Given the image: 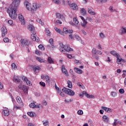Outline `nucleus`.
Here are the masks:
<instances>
[{
	"label": "nucleus",
	"instance_id": "nucleus-1",
	"mask_svg": "<svg viewBox=\"0 0 126 126\" xmlns=\"http://www.w3.org/2000/svg\"><path fill=\"white\" fill-rule=\"evenodd\" d=\"M12 3L9 6L8 8L7 9V12L8 13L10 18L12 19H16L17 17V14L16 11H17V7L20 3L21 0H12Z\"/></svg>",
	"mask_w": 126,
	"mask_h": 126
},
{
	"label": "nucleus",
	"instance_id": "nucleus-2",
	"mask_svg": "<svg viewBox=\"0 0 126 126\" xmlns=\"http://www.w3.org/2000/svg\"><path fill=\"white\" fill-rule=\"evenodd\" d=\"M24 5L26 7L28 10H30V11H36V10L41 7V5H40V4H37L36 3H33L32 7H31L30 6L31 4L28 1H25Z\"/></svg>",
	"mask_w": 126,
	"mask_h": 126
},
{
	"label": "nucleus",
	"instance_id": "nucleus-3",
	"mask_svg": "<svg viewBox=\"0 0 126 126\" xmlns=\"http://www.w3.org/2000/svg\"><path fill=\"white\" fill-rule=\"evenodd\" d=\"M28 30L31 31V33H32V41H36V37L35 36V35L36 34V32L35 31V27L33 26L32 25H30L28 26Z\"/></svg>",
	"mask_w": 126,
	"mask_h": 126
},
{
	"label": "nucleus",
	"instance_id": "nucleus-4",
	"mask_svg": "<svg viewBox=\"0 0 126 126\" xmlns=\"http://www.w3.org/2000/svg\"><path fill=\"white\" fill-rule=\"evenodd\" d=\"M61 52H63L64 51H66V52H71L73 51L72 48H70L69 46L67 45H63V44L61 45V48H60Z\"/></svg>",
	"mask_w": 126,
	"mask_h": 126
},
{
	"label": "nucleus",
	"instance_id": "nucleus-5",
	"mask_svg": "<svg viewBox=\"0 0 126 126\" xmlns=\"http://www.w3.org/2000/svg\"><path fill=\"white\" fill-rule=\"evenodd\" d=\"M18 89H20V90H23L25 94H28V90L29 89V88L28 86H26L25 85L22 86V85L21 84L18 87Z\"/></svg>",
	"mask_w": 126,
	"mask_h": 126
},
{
	"label": "nucleus",
	"instance_id": "nucleus-6",
	"mask_svg": "<svg viewBox=\"0 0 126 126\" xmlns=\"http://www.w3.org/2000/svg\"><path fill=\"white\" fill-rule=\"evenodd\" d=\"M63 92H65L66 94H68V95H70V96H73L75 93L73 91L69 89L64 88L62 89Z\"/></svg>",
	"mask_w": 126,
	"mask_h": 126
},
{
	"label": "nucleus",
	"instance_id": "nucleus-7",
	"mask_svg": "<svg viewBox=\"0 0 126 126\" xmlns=\"http://www.w3.org/2000/svg\"><path fill=\"white\" fill-rule=\"evenodd\" d=\"M30 44L29 41L26 39H21V46L22 47H26V46H29Z\"/></svg>",
	"mask_w": 126,
	"mask_h": 126
},
{
	"label": "nucleus",
	"instance_id": "nucleus-8",
	"mask_svg": "<svg viewBox=\"0 0 126 126\" xmlns=\"http://www.w3.org/2000/svg\"><path fill=\"white\" fill-rule=\"evenodd\" d=\"M2 115L4 117H8V116H9V110L7 109H5L2 111Z\"/></svg>",
	"mask_w": 126,
	"mask_h": 126
},
{
	"label": "nucleus",
	"instance_id": "nucleus-9",
	"mask_svg": "<svg viewBox=\"0 0 126 126\" xmlns=\"http://www.w3.org/2000/svg\"><path fill=\"white\" fill-rule=\"evenodd\" d=\"M18 17L20 21L22 22V24L23 25H25L26 23H25V20H24V17H23L22 15L19 14Z\"/></svg>",
	"mask_w": 126,
	"mask_h": 126
},
{
	"label": "nucleus",
	"instance_id": "nucleus-10",
	"mask_svg": "<svg viewBox=\"0 0 126 126\" xmlns=\"http://www.w3.org/2000/svg\"><path fill=\"white\" fill-rule=\"evenodd\" d=\"M16 100L17 103L21 106V107H23V102H22V100L21 99V97L20 96H17L16 97Z\"/></svg>",
	"mask_w": 126,
	"mask_h": 126
},
{
	"label": "nucleus",
	"instance_id": "nucleus-11",
	"mask_svg": "<svg viewBox=\"0 0 126 126\" xmlns=\"http://www.w3.org/2000/svg\"><path fill=\"white\" fill-rule=\"evenodd\" d=\"M22 79L25 81V82H26L27 84L29 85V86H30V85H32V83H31L30 81L28 80V79L26 77L23 76L22 77Z\"/></svg>",
	"mask_w": 126,
	"mask_h": 126
},
{
	"label": "nucleus",
	"instance_id": "nucleus-12",
	"mask_svg": "<svg viewBox=\"0 0 126 126\" xmlns=\"http://www.w3.org/2000/svg\"><path fill=\"white\" fill-rule=\"evenodd\" d=\"M70 7L72 9H73V10H77L78 9V6L75 3H73L70 5Z\"/></svg>",
	"mask_w": 126,
	"mask_h": 126
},
{
	"label": "nucleus",
	"instance_id": "nucleus-13",
	"mask_svg": "<svg viewBox=\"0 0 126 126\" xmlns=\"http://www.w3.org/2000/svg\"><path fill=\"white\" fill-rule=\"evenodd\" d=\"M1 32L2 37H4V36H5L7 33V30H6V28L5 27H2L1 28Z\"/></svg>",
	"mask_w": 126,
	"mask_h": 126
},
{
	"label": "nucleus",
	"instance_id": "nucleus-14",
	"mask_svg": "<svg viewBox=\"0 0 126 126\" xmlns=\"http://www.w3.org/2000/svg\"><path fill=\"white\" fill-rule=\"evenodd\" d=\"M101 109H102V110H104V111H105V112H106L107 113H112V112H113V109L110 108L102 106L101 107Z\"/></svg>",
	"mask_w": 126,
	"mask_h": 126
},
{
	"label": "nucleus",
	"instance_id": "nucleus-15",
	"mask_svg": "<svg viewBox=\"0 0 126 126\" xmlns=\"http://www.w3.org/2000/svg\"><path fill=\"white\" fill-rule=\"evenodd\" d=\"M61 69L63 73H64L65 75L66 76H68V73L67 72V71H66L64 65H62Z\"/></svg>",
	"mask_w": 126,
	"mask_h": 126
},
{
	"label": "nucleus",
	"instance_id": "nucleus-16",
	"mask_svg": "<svg viewBox=\"0 0 126 126\" xmlns=\"http://www.w3.org/2000/svg\"><path fill=\"white\" fill-rule=\"evenodd\" d=\"M32 68L35 74L36 73H38V72H39V70L41 69V68L38 66L33 67Z\"/></svg>",
	"mask_w": 126,
	"mask_h": 126
},
{
	"label": "nucleus",
	"instance_id": "nucleus-17",
	"mask_svg": "<svg viewBox=\"0 0 126 126\" xmlns=\"http://www.w3.org/2000/svg\"><path fill=\"white\" fill-rule=\"evenodd\" d=\"M110 54L115 58H118V57H120V54H119V53H117L115 50L111 51L110 52Z\"/></svg>",
	"mask_w": 126,
	"mask_h": 126
},
{
	"label": "nucleus",
	"instance_id": "nucleus-18",
	"mask_svg": "<svg viewBox=\"0 0 126 126\" xmlns=\"http://www.w3.org/2000/svg\"><path fill=\"white\" fill-rule=\"evenodd\" d=\"M74 70L75 72H76V73H78V74H82V73H83V71H82V70L78 68L75 67L74 68Z\"/></svg>",
	"mask_w": 126,
	"mask_h": 126
},
{
	"label": "nucleus",
	"instance_id": "nucleus-19",
	"mask_svg": "<svg viewBox=\"0 0 126 126\" xmlns=\"http://www.w3.org/2000/svg\"><path fill=\"white\" fill-rule=\"evenodd\" d=\"M56 17L57 18H58V19H62V20H63V19H64L63 16L60 13H56Z\"/></svg>",
	"mask_w": 126,
	"mask_h": 126
},
{
	"label": "nucleus",
	"instance_id": "nucleus-20",
	"mask_svg": "<svg viewBox=\"0 0 126 126\" xmlns=\"http://www.w3.org/2000/svg\"><path fill=\"white\" fill-rule=\"evenodd\" d=\"M109 120H110V119L109 118V117H108V116H107L106 115L103 116L102 121L103 122H105V123H109Z\"/></svg>",
	"mask_w": 126,
	"mask_h": 126
},
{
	"label": "nucleus",
	"instance_id": "nucleus-21",
	"mask_svg": "<svg viewBox=\"0 0 126 126\" xmlns=\"http://www.w3.org/2000/svg\"><path fill=\"white\" fill-rule=\"evenodd\" d=\"M13 81L16 83H19V82H20V79H19V77L15 76L13 78Z\"/></svg>",
	"mask_w": 126,
	"mask_h": 126
},
{
	"label": "nucleus",
	"instance_id": "nucleus-22",
	"mask_svg": "<svg viewBox=\"0 0 126 126\" xmlns=\"http://www.w3.org/2000/svg\"><path fill=\"white\" fill-rule=\"evenodd\" d=\"M88 11L91 15H95L96 14V13L92 10V9H90L89 8H88Z\"/></svg>",
	"mask_w": 126,
	"mask_h": 126
},
{
	"label": "nucleus",
	"instance_id": "nucleus-23",
	"mask_svg": "<svg viewBox=\"0 0 126 126\" xmlns=\"http://www.w3.org/2000/svg\"><path fill=\"white\" fill-rule=\"evenodd\" d=\"M121 34L123 35V34H126V27H122L121 29Z\"/></svg>",
	"mask_w": 126,
	"mask_h": 126
},
{
	"label": "nucleus",
	"instance_id": "nucleus-24",
	"mask_svg": "<svg viewBox=\"0 0 126 126\" xmlns=\"http://www.w3.org/2000/svg\"><path fill=\"white\" fill-rule=\"evenodd\" d=\"M117 124H119V125H122V122L120 121H118V119H115L113 126H117Z\"/></svg>",
	"mask_w": 126,
	"mask_h": 126
},
{
	"label": "nucleus",
	"instance_id": "nucleus-25",
	"mask_svg": "<svg viewBox=\"0 0 126 126\" xmlns=\"http://www.w3.org/2000/svg\"><path fill=\"white\" fill-rule=\"evenodd\" d=\"M47 62L49 63H55L54 60H53L51 57H49L47 59Z\"/></svg>",
	"mask_w": 126,
	"mask_h": 126
},
{
	"label": "nucleus",
	"instance_id": "nucleus-26",
	"mask_svg": "<svg viewBox=\"0 0 126 126\" xmlns=\"http://www.w3.org/2000/svg\"><path fill=\"white\" fill-rule=\"evenodd\" d=\"M80 12L82 15H83L84 16H85V15L87 14L86 10L84 8H82L80 10Z\"/></svg>",
	"mask_w": 126,
	"mask_h": 126
},
{
	"label": "nucleus",
	"instance_id": "nucleus-27",
	"mask_svg": "<svg viewBox=\"0 0 126 126\" xmlns=\"http://www.w3.org/2000/svg\"><path fill=\"white\" fill-rule=\"evenodd\" d=\"M83 96H88V94L86 92V91H83L82 93L80 94V97H83Z\"/></svg>",
	"mask_w": 126,
	"mask_h": 126
},
{
	"label": "nucleus",
	"instance_id": "nucleus-28",
	"mask_svg": "<svg viewBox=\"0 0 126 126\" xmlns=\"http://www.w3.org/2000/svg\"><path fill=\"white\" fill-rule=\"evenodd\" d=\"M81 25L82 26V27H86V25H87V22L86 20L82 21V22H81Z\"/></svg>",
	"mask_w": 126,
	"mask_h": 126
},
{
	"label": "nucleus",
	"instance_id": "nucleus-29",
	"mask_svg": "<svg viewBox=\"0 0 126 126\" xmlns=\"http://www.w3.org/2000/svg\"><path fill=\"white\" fill-rule=\"evenodd\" d=\"M117 59V63L118 64H121L122 63V58H120V56H118V57H116Z\"/></svg>",
	"mask_w": 126,
	"mask_h": 126
},
{
	"label": "nucleus",
	"instance_id": "nucleus-30",
	"mask_svg": "<svg viewBox=\"0 0 126 126\" xmlns=\"http://www.w3.org/2000/svg\"><path fill=\"white\" fill-rule=\"evenodd\" d=\"M28 115L30 116V117H35V116H36V113H35L34 112H28Z\"/></svg>",
	"mask_w": 126,
	"mask_h": 126
},
{
	"label": "nucleus",
	"instance_id": "nucleus-31",
	"mask_svg": "<svg viewBox=\"0 0 126 126\" xmlns=\"http://www.w3.org/2000/svg\"><path fill=\"white\" fill-rule=\"evenodd\" d=\"M36 22H38L39 24H41V25H44V22L40 18L36 19Z\"/></svg>",
	"mask_w": 126,
	"mask_h": 126
},
{
	"label": "nucleus",
	"instance_id": "nucleus-32",
	"mask_svg": "<svg viewBox=\"0 0 126 126\" xmlns=\"http://www.w3.org/2000/svg\"><path fill=\"white\" fill-rule=\"evenodd\" d=\"M42 123H43V126H49V121H48V120L43 121Z\"/></svg>",
	"mask_w": 126,
	"mask_h": 126
},
{
	"label": "nucleus",
	"instance_id": "nucleus-33",
	"mask_svg": "<svg viewBox=\"0 0 126 126\" xmlns=\"http://www.w3.org/2000/svg\"><path fill=\"white\" fill-rule=\"evenodd\" d=\"M12 69L14 70H15L16 69H17V66L15 64V63H13L11 64Z\"/></svg>",
	"mask_w": 126,
	"mask_h": 126
},
{
	"label": "nucleus",
	"instance_id": "nucleus-34",
	"mask_svg": "<svg viewBox=\"0 0 126 126\" xmlns=\"http://www.w3.org/2000/svg\"><path fill=\"white\" fill-rule=\"evenodd\" d=\"M67 84H68V87L69 88H72V83H71V81L70 80H68L67 81Z\"/></svg>",
	"mask_w": 126,
	"mask_h": 126
},
{
	"label": "nucleus",
	"instance_id": "nucleus-35",
	"mask_svg": "<svg viewBox=\"0 0 126 126\" xmlns=\"http://www.w3.org/2000/svg\"><path fill=\"white\" fill-rule=\"evenodd\" d=\"M44 77L45 78L46 82H48V83H50V77H49V76L46 75L44 76Z\"/></svg>",
	"mask_w": 126,
	"mask_h": 126
},
{
	"label": "nucleus",
	"instance_id": "nucleus-36",
	"mask_svg": "<svg viewBox=\"0 0 126 126\" xmlns=\"http://www.w3.org/2000/svg\"><path fill=\"white\" fill-rule=\"evenodd\" d=\"M73 22H74V23H75V24L77 26V25H78V23H79V22H78V20H77V19L76 18V17H74L73 18Z\"/></svg>",
	"mask_w": 126,
	"mask_h": 126
},
{
	"label": "nucleus",
	"instance_id": "nucleus-37",
	"mask_svg": "<svg viewBox=\"0 0 126 126\" xmlns=\"http://www.w3.org/2000/svg\"><path fill=\"white\" fill-rule=\"evenodd\" d=\"M38 49H39V50H41V51H44L45 50V47H44L43 45L40 44L38 46Z\"/></svg>",
	"mask_w": 126,
	"mask_h": 126
},
{
	"label": "nucleus",
	"instance_id": "nucleus-38",
	"mask_svg": "<svg viewBox=\"0 0 126 126\" xmlns=\"http://www.w3.org/2000/svg\"><path fill=\"white\" fill-rule=\"evenodd\" d=\"M87 97L90 98V99H94V98H95V96L93 94L90 95L89 94H88V95H87Z\"/></svg>",
	"mask_w": 126,
	"mask_h": 126
},
{
	"label": "nucleus",
	"instance_id": "nucleus-39",
	"mask_svg": "<svg viewBox=\"0 0 126 126\" xmlns=\"http://www.w3.org/2000/svg\"><path fill=\"white\" fill-rule=\"evenodd\" d=\"M111 95L112 96V97H113V98H115V96H117V93L115 92H111Z\"/></svg>",
	"mask_w": 126,
	"mask_h": 126
},
{
	"label": "nucleus",
	"instance_id": "nucleus-40",
	"mask_svg": "<svg viewBox=\"0 0 126 126\" xmlns=\"http://www.w3.org/2000/svg\"><path fill=\"white\" fill-rule=\"evenodd\" d=\"M45 33L46 35H47V36H51V32H50V31H49V30L46 29Z\"/></svg>",
	"mask_w": 126,
	"mask_h": 126
},
{
	"label": "nucleus",
	"instance_id": "nucleus-41",
	"mask_svg": "<svg viewBox=\"0 0 126 126\" xmlns=\"http://www.w3.org/2000/svg\"><path fill=\"white\" fill-rule=\"evenodd\" d=\"M36 60L39 62V63H44V60L40 57H36Z\"/></svg>",
	"mask_w": 126,
	"mask_h": 126
},
{
	"label": "nucleus",
	"instance_id": "nucleus-42",
	"mask_svg": "<svg viewBox=\"0 0 126 126\" xmlns=\"http://www.w3.org/2000/svg\"><path fill=\"white\" fill-rule=\"evenodd\" d=\"M53 2L54 3H56V4H60L61 3V1H60V0H52Z\"/></svg>",
	"mask_w": 126,
	"mask_h": 126
},
{
	"label": "nucleus",
	"instance_id": "nucleus-43",
	"mask_svg": "<svg viewBox=\"0 0 126 126\" xmlns=\"http://www.w3.org/2000/svg\"><path fill=\"white\" fill-rule=\"evenodd\" d=\"M63 31L65 34H67L68 33V29L66 28H64L63 29Z\"/></svg>",
	"mask_w": 126,
	"mask_h": 126
},
{
	"label": "nucleus",
	"instance_id": "nucleus-44",
	"mask_svg": "<svg viewBox=\"0 0 126 126\" xmlns=\"http://www.w3.org/2000/svg\"><path fill=\"white\" fill-rule=\"evenodd\" d=\"M92 54H94V55H96L97 54V51H96V48H94L92 49Z\"/></svg>",
	"mask_w": 126,
	"mask_h": 126
},
{
	"label": "nucleus",
	"instance_id": "nucleus-45",
	"mask_svg": "<svg viewBox=\"0 0 126 126\" xmlns=\"http://www.w3.org/2000/svg\"><path fill=\"white\" fill-rule=\"evenodd\" d=\"M30 108H35V103L33 102L30 104Z\"/></svg>",
	"mask_w": 126,
	"mask_h": 126
},
{
	"label": "nucleus",
	"instance_id": "nucleus-46",
	"mask_svg": "<svg viewBox=\"0 0 126 126\" xmlns=\"http://www.w3.org/2000/svg\"><path fill=\"white\" fill-rule=\"evenodd\" d=\"M97 2H107V0H95Z\"/></svg>",
	"mask_w": 126,
	"mask_h": 126
},
{
	"label": "nucleus",
	"instance_id": "nucleus-47",
	"mask_svg": "<svg viewBox=\"0 0 126 126\" xmlns=\"http://www.w3.org/2000/svg\"><path fill=\"white\" fill-rule=\"evenodd\" d=\"M99 36L102 39H104V38H105V34H103L102 32H100L99 33Z\"/></svg>",
	"mask_w": 126,
	"mask_h": 126
},
{
	"label": "nucleus",
	"instance_id": "nucleus-48",
	"mask_svg": "<svg viewBox=\"0 0 126 126\" xmlns=\"http://www.w3.org/2000/svg\"><path fill=\"white\" fill-rule=\"evenodd\" d=\"M119 93H120V94H124V93H125V90H124V89H120Z\"/></svg>",
	"mask_w": 126,
	"mask_h": 126
},
{
	"label": "nucleus",
	"instance_id": "nucleus-49",
	"mask_svg": "<svg viewBox=\"0 0 126 126\" xmlns=\"http://www.w3.org/2000/svg\"><path fill=\"white\" fill-rule=\"evenodd\" d=\"M77 113L78 115L81 116V115H83V111L82 110H78Z\"/></svg>",
	"mask_w": 126,
	"mask_h": 126
},
{
	"label": "nucleus",
	"instance_id": "nucleus-50",
	"mask_svg": "<svg viewBox=\"0 0 126 126\" xmlns=\"http://www.w3.org/2000/svg\"><path fill=\"white\" fill-rule=\"evenodd\" d=\"M64 102L65 103H69L70 102H72V99H65Z\"/></svg>",
	"mask_w": 126,
	"mask_h": 126
},
{
	"label": "nucleus",
	"instance_id": "nucleus-51",
	"mask_svg": "<svg viewBox=\"0 0 126 126\" xmlns=\"http://www.w3.org/2000/svg\"><path fill=\"white\" fill-rule=\"evenodd\" d=\"M39 84L41 86H43V87H45V86H46V84L43 82H39Z\"/></svg>",
	"mask_w": 126,
	"mask_h": 126
},
{
	"label": "nucleus",
	"instance_id": "nucleus-52",
	"mask_svg": "<svg viewBox=\"0 0 126 126\" xmlns=\"http://www.w3.org/2000/svg\"><path fill=\"white\" fill-rule=\"evenodd\" d=\"M69 24H70V25H72V26H74V27H77V26L72 22H69Z\"/></svg>",
	"mask_w": 126,
	"mask_h": 126
},
{
	"label": "nucleus",
	"instance_id": "nucleus-53",
	"mask_svg": "<svg viewBox=\"0 0 126 126\" xmlns=\"http://www.w3.org/2000/svg\"><path fill=\"white\" fill-rule=\"evenodd\" d=\"M4 42L5 43H8V42H9V39H8V38H4Z\"/></svg>",
	"mask_w": 126,
	"mask_h": 126
},
{
	"label": "nucleus",
	"instance_id": "nucleus-54",
	"mask_svg": "<svg viewBox=\"0 0 126 126\" xmlns=\"http://www.w3.org/2000/svg\"><path fill=\"white\" fill-rule=\"evenodd\" d=\"M76 40H77V41H80V40H81V38H80V37H79V35H75Z\"/></svg>",
	"mask_w": 126,
	"mask_h": 126
},
{
	"label": "nucleus",
	"instance_id": "nucleus-55",
	"mask_svg": "<svg viewBox=\"0 0 126 126\" xmlns=\"http://www.w3.org/2000/svg\"><path fill=\"white\" fill-rule=\"evenodd\" d=\"M49 42L51 45H53V44H54V39H53V38H51L49 39Z\"/></svg>",
	"mask_w": 126,
	"mask_h": 126
},
{
	"label": "nucleus",
	"instance_id": "nucleus-56",
	"mask_svg": "<svg viewBox=\"0 0 126 126\" xmlns=\"http://www.w3.org/2000/svg\"><path fill=\"white\" fill-rule=\"evenodd\" d=\"M54 29L56 31V32H57V33H60V31H61L60 29H59V28H58L57 27H55Z\"/></svg>",
	"mask_w": 126,
	"mask_h": 126
},
{
	"label": "nucleus",
	"instance_id": "nucleus-57",
	"mask_svg": "<svg viewBox=\"0 0 126 126\" xmlns=\"http://www.w3.org/2000/svg\"><path fill=\"white\" fill-rule=\"evenodd\" d=\"M20 106H17L15 105H14V110H18V109H20Z\"/></svg>",
	"mask_w": 126,
	"mask_h": 126
},
{
	"label": "nucleus",
	"instance_id": "nucleus-58",
	"mask_svg": "<svg viewBox=\"0 0 126 126\" xmlns=\"http://www.w3.org/2000/svg\"><path fill=\"white\" fill-rule=\"evenodd\" d=\"M47 47H48V48H50L51 49H54V48H55V46L52 44H51V45H48Z\"/></svg>",
	"mask_w": 126,
	"mask_h": 126
},
{
	"label": "nucleus",
	"instance_id": "nucleus-59",
	"mask_svg": "<svg viewBox=\"0 0 126 126\" xmlns=\"http://www.w3.org/2000/svg\"><path fill=\"white\" fill-rule=\"evenodd\" d=\"M109 10H110L111 12H114V11H115V10H114L113 9V6H110L109 8Z\"/></svg>",
	"mask_w": 126,
	"mask_h": 126
},
{
	"label": "nucleus",
	"instance_id": "nucleus-60",
	"mask_svg": "<svg viewBox=\"0 0 126 126\" xmlns=\"http://www.w3.org/2000/svg\"><path fill=\"white\" fill-rule=\"evenodd\" d=\"M123 77H125L126 75V70H124L123 71Z\"/></svg>",
	"mask_w": 126,
	"mask_h": 126
},
{
	"label": "nucleus",
	"instance_id": "nucleus-61",
	"mask_svg": "<svg viewBox=\"0 0 126 126\" xmlns=\"http://www.w3.org/2000/svg\"><path fill=\"white\" fill-rule=\"evenodd\" d=\"M77 84L78 86H79V87H82V86L83 85L82 84V83H80V82H78V83H77Z\"/></svg>",
	"mask_w": 126,
	"mask_h": 126
},
{
	"label": "nucleus",
	"instance_id": "nucleus-62",
	"mask_svg": "<svg viewBox=\"0 0 126 126\" xmlns=\"http://www.w3.org/2000/svg\"><path fill=\"white\" fill-rule=\"evenodd\" d=\"M8 23L10 24V25H12V24H13V21H12V20H9Z\"/></svg>",
	"mask_w": 126,
	"mask_h": 126
},
{
	"label": "nucleus",
	"instance_id": "nucleus-63",
	"mask_svg": "<svg viewBox=\"0 0 126 126\" xmlns=\"http://www.w3.org/2000/svg\"><path fill=\"white\" fill-rule=\"evenodd\" d=\"M68 33H69V34H72L73 33V31L72 30H68Z\"/></svg>",
	"mask_w": 126,
	"mask_h": 126
},
{
	"label": "nucleus",
	"instance_id": "nucleus-64",
	"mask_svg": "<svg viewBox=\"0 0 126 126\" xmlns=\"http://www.w3.org/2000/svg\"><path fill=\"white\" fill-rule=\"evenodd\" d=\"M75 63H77V64H80V62H79V61H78V60L75 61Z\"/></svg>",
	"mask_w": 126,
	"mask_h": 126
}]
</instances>
